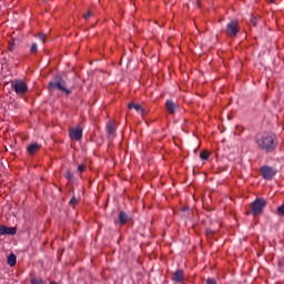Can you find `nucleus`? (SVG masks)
Returning a JSON list of instances; mask_svg holds the SVG:
<instances>
[{
	"label": "nucleus",
	"mask_w": 284,
	"mask_h": 284,
	"mask_svg": "<svg viewBox=\"0 0 284 284\" xmlns=\"http://www.w3.org/2000/svg\"><path fill=\"white\" fill-rule=\"evenodd\" d=\"M65 179H68V181H72V179H74V175L71 172H67Z\"/></svg>",
	"instance_id": "obj_24"
},
{
	"label": "nucleus",
	"mask_w": 284,
	"mask_h": 284,
	"mask_svg": "<svg viewBox=\"0 0 284 284\" xmlns=\"http://www.w3.org/2000/svg\"><path fill=\"white\" fill-rule=\"evenodd\" d=\"M172 281L175 283H183V270L179 268L173 273Z\"/></svg>",
	"instance_id": "obj_10"
},
{
	"label": "nucleus",
	"mask_w": 284,
	"mask_h": 284,
	"mask_svg": "<svg viewBox=\"0 0 284 284\" xmlns=\"http://www.w3.org/2000/svg\"><path fill=\"white\" fill-rule=\"evenodd\" d=\"M261 173L265 181H271V179H274V176L276 175V169H274L273 166L264 165L261 168Z\"/></svg>",
	"instance_id": "obj_5"
},
{
	"label": "nucleus",
	"mask_w": 284,
	"mask_h": 284,
	"mask_svg": "<svg viewBox=\"0 0 284 284\" xmlns=\"http://www.w3.org/2000/svg\"><path fill=\"white\" fill-rule=\"evenodd\" d=\"M257 21V19L255 18V17H252L251 18V23L254 26V27H256V22Z\"/></svg>",
	"instance_id": "obj_27"
},
{
	"label": "nucleus",
	"mask_w": 284,
	"mask_h": 284,
	"mask_svg": "<svg viewBox=\"0 0 284 284\" xmlns=\"http://www.w3.org/2000/svg\"><path fill=\"white\" fill-rule=\"evenodd\" d=\"M69 203L70 205H77L79 203V199H77V196H73Z\"/></svg>",
	"instance_id": "obj_20"
},
{
	"label": "nucleus",
	"mask_w": 284,
	"mask_h": 284,
	"mask_svg": "<svg viewBox=\"0 0 284 284\" xmlns=\"http://www.w3.org/2000/svg\"><path fill=\"white\" fill-rule=\"evenodd\" d=\"M49 89L60 90V92H65V94H72V91L65 88V80L61 78H55L54 80H51L49 83Z\"/></svg>",
	"instance_id": "obj_3"
},
{
	"label": "nucleus",
	"mask_w": 284,
	"mask_h": 284,
	"mask_svg": "<svg viewBox=\"0 0 284 284\" xmlns=\"http://www.w3.org/2000/svg\"><path fill=\"white\" fill-rule=\"evenodd\" d=\"M129 110H134L135 112H140V114H144L145 110H143V108H141V104L134 103V102H130L128 104Z\"/></svg>",
	"instance_id": "obj_11"
},
{
	"label": "nucleus",
	"mask_w": 284,
	"mask_h": 284,
	"mask_svg": "<svg viewBox=\"0 0 284 284\" xmlns=\"http://www.w3.org/2000/svg\"><path fill=\"white\" fill-rule=\"evenodd\" d=\"M10 45H13V47H14V41H12V42L10 43Z\"/></svg>",
	"instance_id": "obj_29"
},
{
	"label": "nucleus",
	"mask_w": 284,
	"mask_h": 284,
	"mask_svg": "<svg viewBox=\"0 0 284 284\" xmlns=\"http://www.w3.org/2000/svg\"><path fill=\"white\" fill-rule=\"evenodd\" d=\"M276 214L277 216H284V204L277 207Z\"/></svg>",
	"instance_id": "obj_19"
},
{
	"label": "nucleus",
	"mask_w": 284,
	"mask_h": 284,
	"mask_svg": "<svg viewBox=\"0 0 284 284\" xmlns=\"http://www.w3.org/2000/svg\"><path fill=\"white\" fill-rule=\"evenodd\" d=\"M206 284H217V283H216V280L214 278H207Z\"/></svg>",
	"instance_id": "obj_25"
},
{
	"label": "nucleus",
	"mask_w": 284,
	"mask_h": 284,
	"mask_svg": "<svg viewBox=\"0 0 284 284\" xmlns=\"http://www.w3.org/2000/svg\"><path fill=\"white\" fill-rule=\"evenodd\" d=\"M78 170H79L80 172H84V171H85V164H80V165L78 166Z\"/></svg>",
	"instance_id": "obj_26"
},
{
	"label": "nucleus",
	"mask_w": 284,
	"mask_h": 284,
	"mask_svg": "<svg viewBox=\"0 0 284 284\" xmlns=\"http://www.w3.org/2000/svg\"><path fill=\"white\" fill-rule=\"evenodd\" d=\"M69 136L73 141H81V139H83V129H81L80 126L71 129Z\"/></svg>",
	"instance_id": "obj_7"
},
{
	"label": "nucleus",
	"mask_w": 284,
	"mask_h": 284,
	"mask_svg": "<svg viewBox=\"0 0 284 284\" xmlns=\"http://www.w3.org/2000/svg\"><path fill=\"white\" fill-rule=\"evenodd\" d=\"M255 145L265 154H274L278 148V136L273 132H264L255 138Z\"/></svg>",
	"instance_id": "obj_1"
},
{
	"label": "nucleus",
	"mask_w": 284,
	"mask_h": 284,
	"mask_svg": "<svg viewBox=\"0 0 284 284\" xmlns=\"http://www.w3.org/2000/svg\"><path fill=\"white\" fill-rule=\"evenodd\" d=\"M200 159H202V161H207V159H210V153H207V151H203L200 154Z\"/></svg>",
	"instance_id": "obj_17"
},
{
	"label": "nucleus",
	"mask_w": 284,
	"mask_h": 284,
	"mask_svg": "<svg viewBox=\"0 0 284 284\" xmlns=\"http://www.w3.org/2000/svg\"><path fill=\"white\" fill-rule=\"evenodd\" d=\"M11 87L14 90L16 94H18L19 97L28 92V84H26V82H23L22 80L12 81Z\"/></svg>",
	"instance_id": "obj_4"
},
{
	"label": "nucleus",
	"mask_w": 284,
	"mask_h": 284,
	"mask_svg": "<svg viewBox=\"0 0 284 284\" xmlns=\"http://www.w3.org/2000/svg\"><path fill=\"white\" fill-rule=\"evenodd\" d=\"M37 50H38L37 43H32V45H31V48H30V52H31V53H34V52H37Z\"/></svg>",
	"instance_id": "obj_23"
},
{
	"label": "nucleus",
	"mask_w": 284,
	"mask_h": 284,
	"mask_svg": "<svg viewBox=\"0 0 284 284\" xmlns=\"http://www.w3.org/2000/svg\"><path fill=\"white\" fill-rule=\"evenodd\" d=\"M8 50H9V52H12L14 50V44H9Z\"/></svg>",
	"instance_id": "obj_28"
},
{
	"label": "nucleus",
	"mask_w": 284,
	"mask_h": 284,
	"mask_svg": "<svg viewBox=\"0 0 284 284\" xmlns=\"http://www.w3.org/2000/svg\"><path fill=\"white\" fill-rule=\"evenodd\" d=\"M226 34L229 37H236L239 34V21L232 20L226 24Z\"/></svg>",
	"instance_id": "obj_6"
},
{
	"label": "nucleus",
	"mask_w": 284,
	"mask_h": 284,
	"mask_svg": "<svg viewBox=\"0 0 284 284\" xmlns=\"http://www.w3.org/2000/svg\"><path fill=\"white\" fill-rule=\"evenodd\" d=\"M165 106L170 114H174V112H176V103H174V101L168 100Z\"/></svg>",
	"instance_id": "obj_12"
},
{
	"label": "nucleus",
	"mask_w": 284,
	"mask_h": 284,
	"mask_svg": "<svg viewBox=\"0 0 284 284\" xmlns=\"http://www.w3.org/2000/svg\"><path fill=\"white\" fill-rule=\"evenodd\" d=\"M265 205H267V200L263 197H257L254 200V202L251 204V214L253 216H258L263 214V210L265 209Z\"/></svg>",
	"instance_id": "obj_2"
},
{
	"label": "nucleus",
	"mask_w": 284,
	"mask_h": 284,
	"mask_svg": "<svg viewBox=\"0 0 284 284\" xmlns=\"http://www.w3.org/2000/svg\"><path fill=\"white\" fill-rule=\"evenodd\" d=\"M119 223L120 225H125L128 223V213L126 212H120L119 214Z\"/></svg>",
	"instance_id": "obj_15"
},
{
	"label": "nucleus",
	"mask_w": 284,
	"mask_h": 284,
	"mask_svg": "<svg viewBox=\"0 0 284 284\" xmlns=\"http://www.w3.org/2000/svg\"><path fill=\"white\" fill-rule=\"evenodd\" d=\"M38 151H39L38 143H32L27 148V152H29V154H36Z\"/></svg>",
	"instance_id": "obj_14"
},
{
	"label": "nucleus",
	"mask_w": 284,
	"mask_h": 284,
	"mask_svg": "<svg viewBox=\"0 0 284 284\" xmlns=\"http://www.w3.org/2000/svg\"><path fill=\"white\" fill-rule=\"evenodd\" d=\"M31 284H45V282L41 277H33Z\"/></svg>",
	"instance_id": "obj_16"
},
{
	"label": "nucleus",
	"mask_w": 284,
	"mask_h": 284,
	"mask_svg": "<svg viewBox=\"0 0 284 284\" xmlns=\"http://www.w3.org/2000/svg\"><path fill=\"white\" fill-rule=\"evenodd\" d=\"M271 3H274V0H271Z\"/></svg>",
	"instance_id": "obj_30"
},
{
	"label": "nucleus",
	"mask_w": 284,
	"mask_h": 284,
	"mask_svg": "<svg viewBox=\"0 0 284 284\" xmlns=\"http://www.w3.org/2000/svg\"><path fill=\"white\" fill-rule=\"evenodd\" d=\"M17 234V229L13 226H6L0 224V236H14Z\"/></svg>",
	"instance_id": "obj_8"
},
{
	"label": "nucleus",
	"mask_w": 284,
	"mask_h": 284,
	"mask_svg": "<svg viewBox=\"0 0 284 284\" xmlns=\"http://www.w3.org/2000/svg\"><path fill=\"white\" fill-rule=\"evenodd\" d=\"M106 132H108L109 139H114V134L116 132V126H114V123L112 122L106 123Z\"/></svg>",
	"instance_id": "obj_9"
},
{
	"label": "nucleus",
	"mask_w": 284,
	"mask_h": 284,
	"mask_svg": "<svg viewBox=\"0 0 284 284\" xmlns=\"http://www.w3.org/2000/svg\"><path fill=\"white\" fill-rule=\"evenodd\" d=\"M7 263L10 267H14L17 265V255H14V253H10L7 257Z\"/></svg>",
	"instance_id": "obj_13"
},
{
	"label": "nucleus",
	"mask_w": 284,
	"mask_h": 284,
	"mask_svg": "<svg viewBox=\"0 0 284 284\" xmlns=\"http://www.w3.org/2000/svg\"><path fill=\"white\" fill-rule=\"evenodd\" d=\"M91 17H94V12L92 10H89L87 13L83 14V19L88 21V19H91Z\"/></svg>",
	"instance_id": "obj_18"
},
{
	"label": "nucleus",
	"mask_w": 284,
	"mask_h": 284,
	"mask_svg": "<svg viewBox=\"0 0 284 284\" xmlns=\"http://www.w3.org/2000/svg\"><path fill=\"white\" fill-rule=\"evenodd\" d=\"M278 267L281 272H284V258L278 260Z\"/></svg>",
	"instance_id": "obj_21"
},
{
	"label": "nucleus",
	"mask_w": 284,
	"mask_h": 284,
	"mask_svg": "<svg viewBox=\"0 0 284 284\" xmlns=\"http://www.w3.org/2000/svg\"><path fill=\"white\" fill-rule=\"evenodd\" d=\"M45 34L44 33H39L38 38L40 41H42V43H45Z\"/></svg>",
	"instance_id": "obj_22"
}]
</instances>
